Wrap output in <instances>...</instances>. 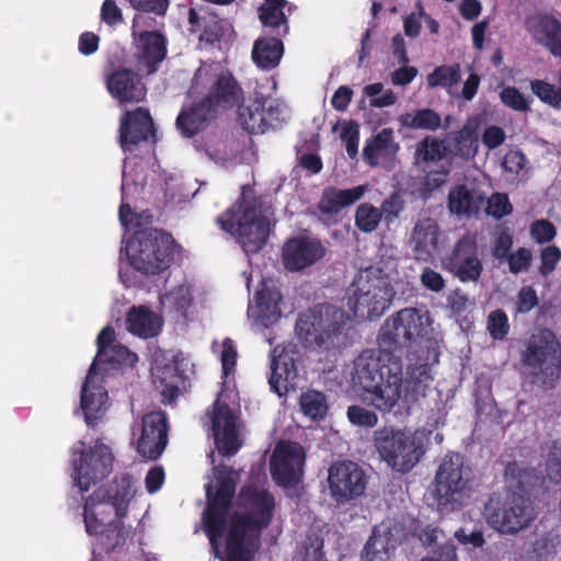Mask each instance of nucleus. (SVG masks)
<instances>
[{
    "mask_svg": "<svg viewBox=\"0 0 561 561\" xmlns=\"http://www.w3.org/2000/svg\"><path fill=\"white\" fill-rule=\"evenodd\" d=\"M239 473L226 466L215 467L205 486L207 508L205 526H265L272 522L273 497L265 491L247 488L229 511Z\"/></svg>",
    "mask_w": 561,
    "mask_h": 561,
    "instance_id": "1",
    "label": "nucleus"
},
{
    "mask_svg": "<svg viewBox=\"0 0 561 561\" xmlns=\"http://www.w3.org/2000/svg\"><path fill=\"white\" fill-rule=\"evenodd\" d=\"M401 364L383 350L365 351L355 360L352 383L362 390L363 400L378 410L389 411L405 396Z\"/></svg>",
    "mask_w": 561,
    "mask_h": 561,
    "instance_id": "2",
    "label": "nucleus"
},
{
    "mask_svg": "<svg viewBox=\"0 0 561 561\" xmlns=\"http://www.w3.org/2000/svg\"><path fill=\"white\" fill-rule=\"evenodd\" d=\"M218 222L225 231L238 239L245 253H257L270 234L271 211L244 199L219 218Z\"/></svg>",
    "mask_w": 561,
    "mask_h": 561,
    "instance_id": "3",
    "label": "nucleus"
},
{
    "mask_svg": "<svg viewBox=\"0 0 561 561\" xmlns=\"http://www.w3.org/2000/svg\"><path fill=\"white\" fill-rule=\"evenodd\" d=\"M351 325L348 314L328 306L302 313L296 324V335L308 347L328 350L344 343Z\"/></svg>",
    "mask_w": 561,
    "mask_h": 561,
    "instance_id": "4",
    "label": "nucleus"
},
{
    "mask_svg": "<svg viewBox=\"0 0 561 561\" xmlns=\"http://www.w3.org/2000/svg\"><path fill=\"white\" fill-rule=\"evenodd\" d=\"M374 440L380 458L389 468L398 472H408L424 454L425 432L385 427L375 432Z\"/></svg>",
    "mask_w": 561,
    "mask_h": 561,
    "instance_id": "5",
    "label": "nucleus"
},
{
    "mask_svg": "<svg viewBox=\"0 0 561 561\" xmlns=\"http://www.w3.org/2000/svg\"><path fill=\"white\" fill-rule=\"evenodd\" d=\"M393 297L389 278L376 267L362 271L348 294V307L355 316L371 319L381 316Z\"/></svg>",
    "mask_w": 561,
    "mask_h": 561,
    "instance_id": "6",
    "label": "nucleus"
},
{
    "mask_svg": "<svg viewBox=\"0 0 561 561\" xmlns=\"http://www.w3.org/2000/svg\"><path fill=\"white\" fill-rule=\"evenodd\" d=\"M176 245L172 237L157 230L137 232L126 245L129 263L144 274H158L172 262Z\"/></svg>",
    "mask_w": 561,
    "mask_h": 561,
    "instance_id": "7",
    "label": "nucleus"
},
{
    "mask_svg": "<svg viewBox=\"0 0 561 561\" xmlns=\"http://www.w3.org/2000/svg\"><path fill=\"white\" fill-rule=\"evenodd\" d=\"M470 471L459 454H449L442 460L436 472V499L438 511L449 514L457 511L468 497Z\"/></svg>",
    "mask_w": 561,
    "mask_h": 561,
    "instance_id": "8",
    "label": "nucleus"
},
{
    "mask_svg": "<svg viewBox=\"0 0 561 561\" xmlns=\"http://www.w3.org/2000/svg\"><path fill=\"white\" fill-rule=\"evenodd\" d=\"M206 536L225 561H252L259 548L255 528H206Z\"/></svg>",
    "mask_w": 561,
    "mask_h": 561,
    "instance_id": "9",
    "label": "nucleus"
},
{
    "mask_svg": "<svg viewBox=\"0 0 561 561\" xmlns=\"http://www.w3.org/2000/svg\"><path fill=\"white\" fill-rule=\"evenodd\" d=\"M209 434L216 449L224 456L234 455L244 440V425L239 415L221 399L208 412Z\"/></svg>",
    "mask_w": 561,
    "mask_h": 561,
    "instance_id": "10",
    "label": "nucleus"
},
{
    "mask_svg": "<svg viewBox=\"0 0 561 561\" xmlns=\"http://www.w3.org/2000/svg\"><path fill=\"white\" fill-rule=\"evenodd\" d=\"M559 343L552 331L540 329L535 331L522 352V364L529 374L539 375L556 368L559 359Z\"/></svg>",
    "mask_w": 561,
    "mask_h": 561,
    "instance_id": "11",
    "label": "nucleus"
},
{
    "mask_svg": "<svg viewBox=\"0 0 561 561\" xmlns=\"http://www.w3.org/2000/svg\"><path fill=\"white\" fill-rule=\"evenodd\" d=\"M530 515L528 502L520 495L508 493L491 496L483 511L485 522L492 526H525L529 523Z\"/></svg>",
    "mask_w": 561,
    "mask_h": 561,
    "instance_id": "12",
    "label": "nucleus"
},
{
    "mask_svg": "<svg viewBox=\"0 0 561 561\" xmlns=\"http://www.w3.org/2000/svg\"><path fill=\"white\" fill-rule=\"evenodd\" d=\"M306 453L297 443L279 442L271 457V472L283 486L298 483L304 473Z\"/></svg>",
    "mask_w": 561,
    "mask_h": 561,
    "instance_id": "13",
    "label": "nucleus"
},
{
    "mask_svg": "<svg viewBox=\"0 0 561 561\" xmlns=\"http://www.w3.org/2000/svg\"><path fill=\"white\" fill-rule=\"evenodd\" d=\"M328 483L332 497L345 503L363 495L367 482L365 472L357 463L343 461L329 469Z\"/></svg>",
    "mask_w": 561,
    "mask_h": 561,
    "instance_id": "14",
    "label": "nucleus"
},
{
    "mask_svg": "<svg viewBox=\"0 0 561 561\" xmlns=\"http://www.w3.org/2000/svg\"><path fill=\"white\" fill-rule=\"evenodd\" d=\"M443 266L460 282H477L482 273V263L474 237H462L443 260Z\"/></svg>",
    "mask_w": 561,
    "mask_h": 561,
    "instance_id": "15",
    "label": "nucleus"
},
{
    "mask_svg": "<svg viewBox=\"0 0 561 561\" xmlns=\"http://www.w3.org/2000/svg\"><path fill=\"white\" fill-rule=\"evenodd\" d=\"M184 358L174 354H162L154 359L152 367L153 383L161 392L163 401L171 402L179 394V389L184 385L185 369Z\"/></svg>",
    "mask_w": 561,
    "mask_h": 561,
    "instance_id": "16",
    "label": "nucleus"
},
{
    "mask_svg": "<svg viewBox=\"0 0 561 561\" xmlns=\"http://www.w3.org/2000/svg\"><path fill=\"white\" fill-rule=\"evenodd\" d=\"M113 457L110 448L96 442L94 446L80 458L76 467L75 481L81 491H87L92 483L108 474Z\"/></svg>",
    "mask_w": 561,
    "mask_h": 561,
    "instance_id": "17",
    "label": "nucleus"
},
{
    "mask_svg": "<svg viewBox=\"0 0 561 561\" xmlns=\"http://www.w3.org/2000/svg\"><path fill=\"white\" fill-rule=\"evenodd\" d=\"M137 451L147 459H156L167 446V420L162 412L146 414L135 442Z\"/></svg>",
    "mask_w": 561,
    "mask_h": 561,
    "instance_id": "18",
    "label": "nucleus"
},
{
    "mask_svg": "<svg viewBox=\"0 0 561 561\" xmlns=\"http://www.w3.org/2000/svg\"><path fill=\"white\" fill-rule=\"evenodd\" d=\"M324 255L322 244L313 239L295 238L287 241L283 247L284 266L291 271H302Z\"/></svg>",
    "mask_w": 561,
    "mask_h": 561,
    "instance_id": "19",
    "label": "nucleus"
},
{
    "mask_svg": "<svg viewBox=\"0 0 561 561\" xmlns=\"http://www.w3.org/2000/svg\"><path fill=\"white\" fill-rule=\"evenodd\" d=\"M99 352L91 367L96 368L102 365H108L113 368L131 367L137 360V356L130 353L125 346L114 342V331L112 328H104L98 337Z\"/></svg>",
    "mask_w": 561,
    "mask_h": 561,
    "instance_id": "20",
    "label": "nucleus"
},
{
    "mask_svg": "<svg viewBox=\"0 0 561 561\" xmlns=\"http://www.w3.org/2000/svg\"><path fill=\"white\" fill-rule=\"evenodd\" d=\"M282 295L274 284H264L256 293L254 304L248 309V316L254 323L270 327L282 316Z\"/></svg>",
    "mask_w": 561,
    "mask_h": 561,
    "instance_id": "21",
    "label": "nucleus"
},
{
    "mask_svg": "<svg viewBox=\"0 0 561 561\" xmlns=\"http://www.w3.org/2000/svg\"><path fill=\"white\" fill-rule=\"evenodd\" d=\"M439 228L430 217L417 219L409 238V245L417 260L427 261L438 250Z\"/></svg>",
    "mask_w": 561,
    "mask_h": 561,
    "instance_id": "22",
    "label": "nucleus"
},
{
    "mask_svg": "<svg viewBox=\"0 0 561 561\" xmlns=\"http://www.w3.org/2000/svg\"><path fill=\"white\" fill-rule=\"evenodd\" d=\"M81 408L88 424L101 419L107 409V393L101 387V379L91 367L82 387Z\"/></svg>",
    "mask_w": 561,
    "mask_h": 561,
    "instance_id": "23",
    "label": "nucleus"
},
{
    "mask_svg": "<svg viewBox=\"0 0 561 561\" xmlns=\"http://www.w3.org/2000/svg\"><path fill=\"white\" fill-rule=\"evenodd\" d=\"M297 368L293 352L284 347H275L272 360V377L270 383L278 396L285 394L295 387Z\"/></svg>",
    "mask_w": 561,
    "mask_h": 561,
    "instance_id": "24",
    "label": "nucleus"
},
{
    "mask_svg": "<svg viewBox=\"0 0 561 561\" xmlns=\"http://www.w3.org/2000/svg\"><path fill=\"white\" fill-rule=\"evenodd\" d=\"M152 121L147 110L138 108L126 113L121 121L119 140L124 150L147 139L151 133Z\"/></svg>",
    "mask_w": 561,
    "mask_h": 561,
    "instance_id": "25",
    "label": "nucleus"
},
{
    "mask_svg": "<svg viewBox=\"0 0 561 561\" xmlns=\"http://www.w3.org/2000/svg\"><path fill=\"white\" fill-rule=\"evenodd\" d=\"M147 18L137 15L134 20V35L136 45L141 54V58L149 68L156 62L161 61L165 56V45L162 36L157 32H146L142 28Z\"/></svg>",
    "mask_w": 561,
    "mask_h": 561,
    "instance_id": "26",
    "label": "nucleus"
},
{
    "mask_svg": "<svg viewBox=\"0 0 561 561\" xmlns=\"http://www.w3.org/2000/svg\"><path fill=\"white\" fill-rule=\"evenodd\" d=\"M534 39L553 56L561 57V23L551 15L537 14L529 20Z\"/></svg>",
    "mask_w": 561,
    "mask_h": 561,
    "instance_id": "27",
    "label": "nucleus"
},
{
    "mask_svg": "<svg viewBox=\"0 0 561 561\" xmlns=\"http://www.w3.org/2000/svg\"><path fill=\"white\" fill-rule=\"evenodd\" d=\"M107 88L121 102H139L145 98V89L137 76L126 69L114 72L107 80Z\"/></svg>",
    "mask_w": 561,
    "mask_h": 561,
    "instance_id": "28",
    "label": "nucleus"
},
{
    "mask_svg": "<svg viewBox=\"0 0 561 561\" xmlns=\"http://www.w3.org/2000/svg\"><path fill=\"white\" fill-rule=\"evenodd\" d=\"M366 185H359L347 190L329 187L324 190L319 202V209L325 215H335L342 208L353 205L359 201L365 192Z\"/></svg>",
    "mask_w": 561,
    "mask_h": 561,
    "instance_id": "29",
    "label": "nucleus"
},
{
    "mask_svg": "<svg viewBox=\"0 0 561 561\" xmlns=\"http://www.w3.org/2000/svg\"><path fill=\"white\" fill-rule=\"evenodd\" d=\"M485 204L484 197L477 191H470L463 185L453 188L448 195V208L457 216L478 214Z\"/></svg>",
    "mask_w": 561,
    "mask_h": 561,
    "instance_id": "30",
    "label": "nucleus"
},
{
    "mask_svg": "<svg viewBox=\"0 0 561 561\" xmlns=\"http://www.w3.org/2000/svg\"><path fill=\"white\" fill-rule=\"evenodd\" d=\"M127 330L140 337H151L159 333L162 320L145 307L133 308L126 320Z\"/></svg>",
    "mask_w": 561,
    "mask_h": 561,
    "instance_id": "31",
    "label": "nucleus"
},
{
    "mask_svg": "<svg viewBox=\"0 0 561 561\" xmlns=\"http://www.w3.org/2000/svg\"><path fill=\"white\" fill-rule=\"evenodd\" d=\"M213 117L211 102L207 100L191 111L181 113L176 125L184 136L191 137L202 130Z\"/></svg>",
    "mask_w": 561,
    "mask_h": 561,
    "instance_id": "32",
    "label": "nucleus"
},
{
    "mask_svg": "<svg viewBox=\"0 0 561 561\" xmlns=\"http://www.w3.org/2000/svg\"><path fill=\"white\" fill-rule=\"evenodd\" d=\"M391 528H377L367 541L363 558L365 561H386L397 545Z\"/></svg>",
    "mask_w": 561,
    "mask_h": 561,
    "instance_id": "33",
    "label": "nucleus"
},
{
    "mask_svg": "<svg viewBox=\"0 0 561 561\" xmlns=\"http://www.w3.org/2000/svg\"><path fill=\"white\" fill-rule=\"evenodd\" d=\"M393 133L386 128L377 134L364 148V158L371 165L379 163L380 158L391 157L398 150V145L393 141Z\"/></svg>",
    "mask_w": 561,
    "mask_h": 561,
    "instance_id": "34",
    "label": "nucleus"
},
{
    "mask_svg": "<svg viewBox=\"0 0 561 561\" xmlns=\"http://www.w3.org/2000/svg\"><path fill=\"white\" fill-rule=\"evenodd\" d=\"M283 54V45L275 38H261L254 44L252 58L254 62L263 68L270 69L278 65Z\"/></svg>",
    "mask_w": 561,
    "mask_h": 561,
    "instance_id": "35",
    "label": "nucleus"
},
{
    "mask_svg": "<svg viewBox=\"0 0 561 561\" xmlns=\"http://www.w3.org/2000/svg\"><path fill=\"white\" fill-rule=\"evenodd\" d=\"M398 119L402 127L411 129L435 130L440 126V116L431 108L404 113Z\"/></svg>",
    "mask_w": 561,
    "mask_h": 561,
    "instance_id": "36",
    "label": "nucleus"
},
{
    "mask_svg": "<svg viewBox=\"0 0 561 561\" xmlns=\"http://www.w3.org/2000/svg\"><path fill=\"white\" fill-rule=\"evenodd\" d=\"M402 323L408 325L409 343L417 337L427 335L432 331V321L428 312L404 309Z\"/></svg>",
    "mask_w": 561,
    "mask_h": 561,
    "instance_id": "37",
    "label": "nucleus"
},
{
    "mask_svg": "<svg viewBox=\"0 0 561 561\" xmlns=\"http://www.w3.org/2000/svg\"><path fill=\"white\" fill-rule=\"evenodd\" d=\"M403 317V310H401L396 316L386 320L380 331V336L383 341L398 345L409 343L408 325L402 323Z\"/></svg>",
    "mask_w": 561,
    "mask_h": 561,
    "instance_id": "38",
    "label": "nucleus"
},
{
    "mask_svg": "<svg viewBox=\"0 0 561 561\" xmlns=\"http://www.w3.org/2000/svg\"><path fill=\"white\" fill-rule=\"evenodd\" d=\"M265 128H277L289 118V110L285 103L276 99L262 100Z\"/></svg>",
    "mask_w": 561,
    "mask_h": 561,
    "instance_id": "39",
    "label": "nucleus"
},
{
    "mask_svg": "<svg viewBox=\"0 0 561 561\" xmlns=\"http://www.w3.org/2000/svg\"><path fill=\"white\" fill-rule=\"evenodd\" d=\"M239 116L241 124L250 133H264L266 130L262 100H256L251 105L242 107Z\"/></svg>",
    "mask_w": 561,
    "mask_h": 561,
    "instance_id": "40",
    "label": "nucleus"
},
{
    "mask_svg": "<svg viewBox=\"0 0 561 561\" xmlns=\"http://www.w3.org/2000/svg\"><path fill=\"white\" fill-rule=\"evenodd\" d=\"M192 293L185 283L172 287L161 297V304L170 309L186 310L192 304Z\"/></svg>",
    "mask_w": 561,
    "mask_h": 561,
    "instance_id": "41",
    "label": "nucleus"
},
{
    "mask_svg": "<svg viewBox=\"0 0 561 561\" xmlns=\"http://www.w3.org/2000/svg\"><path fill=\"white\" fill-rule=\"evenodd\" d=\"M381 221V210L370 204L359 205L355 213L356 227L366 233L375 231Z\"/></svg>",
    "mask_w": 561,
    "mask_h": 561,
    "instance_id": "42",
    "label": "nucleus"
},
{
    "mask_svg": "<svg viewBox=\"0 0 561 561\" xmlns=\"http://www.w3.org/2000/svg\"><path fill=\"white\" fill-rule=\"evenodd\" d=\"M333 131L339 133L341 140L345 144L347 154L354 158L358 152V125L353 121H342L334 125Z\"/></svg>",
    "mask_w": 561,
    "mask_h": 561,
    "instance_id": "43",
    "label": "nucleus"
},
{
    "mask_svg": "<svg viewBox=\"0 0 561 561\" xmlns=\"http://www.w3.org/2000/svg\"><path fill=\"white\" fill-rule=\"evenodd\" d=\"M300 408L304 414L311 420L322 419L328 411L325 398L318 391H309L301 396Z\"/></svg>",
    "mask_w": 561,
    "mask_h": 561,
    "instance_id": "44",
    "label": "nucleus"
},
{
    "mask_svg": "<svg viewBox=\"0 0 561 561\" xmlns=\"http://www.w3.org/2000/svg\"><path fill=\"white\" fill-rule=\"evenodd\" d=\"M363 94L369 99V104L373 107L382 108L396 104L398 98L396 93L386 89L382 83H371L363 89Z\"/></svg>",
    "mask_w": 561,
    "mask_h": 561,
    "instance_id": "45",
    "label": "nucleus"
},
{
    "mask_svg": "<svg viewBox=\"0 0 561 561\" xmlns=\"http://www.w3.org/2000/svg\"><path fill=\"white\" fill-rule=\"evenodd\" d=\"M265 2L260 7V20L265 26L275 27L280 24H286V16L283 8L286 0H264Z\"/></svg>",
    "mask_w": 561,
    "mask_h": 561,
    "instance_id": "46",
    "label": "nucleus"
},
{
    "mask_svg": "<svg viewBox=\"0 0 561 561\" xmlns=\"http://www.w3.org/2000/svg\"><path fill=\"white\" fill-rule=\"evenodd\" d=\"M300 561H327L323 552V538L319 531L308 535L300 545Z\"/></svg>",
    "mask_w": 561,
    "mask_h": 561,
    "instance_id": "47",
    "label": "nucleus"
},
{
    "mask_svg": "<svg viewBox=\"0 0 561 561\" xmlns=\"http://www.w3.org/2000/svg\"><path fill=\"white\" fill-rule=\"evenodd\" d=\"M460 80L459 65L440 66L427 76V84L431 88H450Z\"/></svg>",
    "mask_w": 561,
    "mask_h": 561,
    "instance_id": "48",
    "label": "nucleus"
},
{
    "mask_svg": "<svg viewBox=\"0 0 561 561\" xmlns=\"http://www.w3.org/2000/svg\"><path fill=\"white\" fill-rule=\"evenodd\" d=\"M486 330L492 339L503 340L508 334L510 323L506 313L494 310L488 316Z\"/></svg>",
    "mask_w": 561,
    "mask_h": 561,
    "instance_id": "49",
    "label": "nucleus"
},
{
    "mask_svg": "<svg viewBox=\"0 0 561 561\" xmlns=\"http://www.w3.org/2000/svg\"><path fill=\"white\" fill-rule=\"evenodd\" d=\"M530 89L542 102L556 107L561 104L560 88L541 80H535L531 82Z\"/></svg>",
    "mask_w": 561,
    "mask_h": 561,
    "instance_id": "50",
    "label": "nucleus"
},
{
    "mask_svg": "<svg viewBox=\"0 0 561 561\" xmlns=\"http://www.w3.org/2000/svg\"><path fill=\"white\" fill-rule=\"evenodd\" d=\"M445 152L444 144L434 137H426L416 149L417 157L424 161H438Z\"/></svg>",
    "mask_w": 561,
    "mask_h": 561,
    "instance_id": "51",
    "label": "nucleus"
},
{
    "mask_svg": "<svg viewBox=\"0 0 561 561\" xmlns=\"http://www.w3.org/2000/svg\"><path fill=\"white\" fill-rule=\"evenodd\" d=\"M241 90L230 76H222L216 85V96L225 102H238Z\"/></svg>",
    "mask_w": 561,
    "mask_h": 561,
    "instance_id": "52",
    "label": "nucleus"
},
{
    "mask_svg": "<svg viewBox=\"0 0 561 561\" xmlns=\"http://www.w3.org/2000/svg\"><path fill=\"white\" fill-rule=\"evenodd\" d=\"M530 234L536 242L545 243L551 241L556 237L557 231L550 221L540 219L531 224Z\"/></svg>",
    "mask_w": 561,
    "mask_h": 561,
    "instance_id": "53",
    "label": "nucleus"
},
{
    "mask_svg": "<svg viewBox=\"0 0 561 561\" xmlns=\"http://www.w3.org/2000/svg\"><path fill=\"white\" fill-rule=\"evenodd\" d=\"M501 100L506 106L515 111L526 112L529 108L526 98L517 89L512 87L502 90Z\"/></svg>",
    "mask_w": 561,
    "mask_h": 561,
    "instance_id": "54",
    "label": "nucleus"
},
{
    "mask_svg": "<svg viewBox=\"0 0 561 561\" xmlns=\"http://www.w3.org/2000/svg\"><path fill=\"white\" fill-rule=\"evenodd\" d=\"M531 260V251L520 248L508 256L510 271L514 274L526 272L530 266Z\"/></svg>",
    "mask_w": 561,
    "mask_h": 561,
    "instance_id": "55",
    "label": "nucleus"
},
{
    "mask_svg": "<svg viewBox=\"0 0 561 561\" xmlns=\"http://www.w3.org/2000/svg\"><path fill=\"white\" fill-rule=\"evenodd\" d=\"M486 204V214L495 218H501L505 215H508L512 210V206L508 202V198L504 194H493L488 199Z\"/></svg>",
    "mask_w": 561,
    "mask_h": 561,
    "instance_id": "56",
    "label": "nucleus"
},
{
    "mask_svg": "<svg viewBox=\"0 0 561 561\" xmlns=\"http://www.w3.org/2000/svg\"><path fill=\"white\" fill-rule=\"evenodd\" d=\"M347 416L355 425L371 427L377 424V415L360 407H350L347 410Z\"/></svg>",
    "mask_w": 561,
    "mask_h": 561,
    "instance_id": "57",
    "label": "nucleus"
},
{
    "mask_svg": "<svg viewBox=\"0 0 561 561\" xmlns=\"http://www.w3.org/2000/svg\"><path fill=\"white\" fill-rule=\"evenodd\" d=\"M478 151V140L471 134L468 127H465L459 134L457 152L465 158L473 157Z\"/></svg>",
    "mask_w": 561,
    "mask_h": 561,
    "instance_id": "58",
    "label": "nucleus"
},
{
    "mask_svg": "<svg viewBox=\"0 0 561 561\" xmlns=\"http://www.w3.org/2000/svg\"><path fill=\"white\" fill-rule=\"evenodd\" d=\"M538 305L536 290L529 286L523 287L516 297V309L520 313L533 310Z\"/></svg>",
    "mask_w": 561,
    "mask_h": 561,
    "instance_id": "59",
    "label": "nucleus"
},
{
    "mask_svg": "<svg viewBox=\"0 0 561 561\" xmlns=\"http://www.w3.org/2000/svg\"><path fill=\"white\" fill-rule=\"evenodd\" d=\"M115 503H102L99 504L95 510H92L88 504L84 508V517L85 523L92 524V523H99V524H107L108 522L103 517L105 514H110L115 510Z\"/></svg>",
    "mask_w": 561,
    "mask_h": 561,
    "instance_id": "60",
    "label": "nucleus"
},
{
    "mask_svg": "<svg viewBox=\"0 0 561 561\" xmlns=\"http://www.w3.org/2000/svg\"><path fill=\"white\" fill-rule=\"evenodd\" d=\"M561 259V250L557 247H547L541 251L540 273L550 274Z\"/></svg>",
    "mask_w": 561,
    "mask_h": 561,
    "instance_id": "61",
    "label": "nucleus"
},
{
    "mask_svg": "<svg viewBox=\"0 0 561 561\" xmlns=\"http://www.w3.org/2000/svg\"><path fill=\"white\" fill-rule=\"evenodd\" d=\"M526 165V158L520 151H508L502 162L503 169L511 174H518Z\"/></svg>",
    "mask_w": 561,
    "mask_h": 561,
    "instance_id": "62",
    "label": "nucleus"
},
{
    "mask_svg": "<svg viewBox=\"0 0 561 561\" xmlns=\"http://www.w3.org/2000/svg\"><path fill=\"white\" fill-rule=\"evenodd\" d=\"M237 352L231 340L226 339L220 344V359L222 365V373L227 376L236 364Z\"/></svg>",
    "mask_w": 561,
    "mask_h": 561,
    "instance_id": "63",
    "label": "nucleus"
},
{
    "mask_svg": "<svg viewBox=\"0 0 561 561\" xmlns=\"http://www.w3.org/2000/svg\"><path fill=\"white\" fill-rule=\"evenodd\" d=\"M420 279L422 285L432 291L439 293L445 288V279L432 268H424Z\"/></svg>",
    "mask_w": 561,
    "mask_h": 561,
    "instance_id": "64",
    "label": "nucleus"
}]
</instances>
